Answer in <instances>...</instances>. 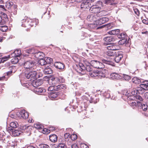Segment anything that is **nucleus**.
Here are the masks:
<instances>
[{
    "mask_svg": "<svg viewBox=\"0 0 148 148\" xmlns=\"http://www.w3.org/2000/svg\"><path fill=\"white\" fill-rule=\"evenodd\" d=\"M102 62H100L97 60H92L90 63L91 66L93 67L98 69H102L104 67V65L103 63L106 64H110V62L104 59L101 60Z\"/></svg>",
    "mask_w": 148,
    "mask_h": 148,
    "instance_id": "1",
    "label": "nucleus"
},
{
    "mask_svg": "<svg viewBox=\"0 0 148 148\" xmlns=\"http://www.w3.org/2000/svg\"><path fill=\"white\" fill-rule=\"evenodd\" d=\"M29 71V72L25 73V76L27 79L30 80H34L35 79L40 77V75L38 74L36 71H32V70Z\"/></svg>",
    "mask_w": 148,
    "mask_h": 148,
    "instance_id": "2",
    "label": "nucleus"
},
{
    "mask_svg": "<svg viewBox=\"0 0 148 148\" xmlns=\"http://www.w3.org/2000/svg\"><path fill=\"white\" fill-rule=\"evenodd\" d=\"M139 94H143L146 90H148V81L139 79Z\"/></svg>",
    "mask_w": 148,
    "mask_h": 148,
    "instance_id": "3",
    "label": "nucleus"
},
{
    "mask_svg": "<svg viewBox=\"0 0 148 148\" xmlns=\"http://www.w3.org/2000/svg\"><path fill=\"white\" fill-rule=\"evenodd\" d=\"M23 66L24 68L27 71L32 70L36 68L35 63L31 60H25Z\"/></svg>",
    "mask_w": 148,
    "mask_h": 148,
    "instance_id": "4",
    "label": "nucleus"
},
{
    "mask_svg": "<svg viewBox=\"0 0 148 148\" xmlns=\"http://www.w3.org/2000/svg\"><path fill=\"white\" fill-rule=\"evenodd\" d=\"M102 4L101 1H99L96 5H92L89 9L90 11L93 13H98L101 10L100 5Z\"/></svg>",
    "mask_w": 148,
    "mask_h": 148,
    "instance_id": "5",
    "label": "nucleus"
},
{
    "mask_svg": "<svg viewBox=\"0 0 148 148\" xmlns=\"http://www.w3.org/2000/svg\"><path fill=\"white\" fill-rule=\"evenodd\" d=\"M21 26L26 27L27 29L30 28L32 26H34L32 23V19H27L25 21L24 19L22 20Z\"/></svg>",
    "mask_w": 148,
    "mask_h": 148,
    "instance_id": "6",
    "label": "nucleus"
},
{
    "mask_svg": "<svg viewBox=\"0 0 148 148\" xmlns=\"http://www.w3.org/2000/svg\"><path fill=\"white\" fill-rule=\"evenodd\" d=\"M21 54V51L20 49H17L15 50L12 54V55H14L15 58H14L12 60L11 62H14V63H16L18 62V60L16 57L19 56Z\"/></svg>",
    "mask_w": 148,
    "mask_h": 148,
    "instance_id": "7",
    "label": "nucleus"
},
{
    "mask_svg": "<svg viewBox=\"0 0 148 148\" xmlns=\"http://www.w3.org/2000/svg\"><path fill=\"white\" fill-rule=\"evenodd\" d=\"M17 115L20 118L26 119L28 118V113L25 110H22L17 112Z\"/></svg>",
    "mask_w": 148,
    "mask_h": 148,
    "instance_id": "8",
    "label": "nucleus"
},
{
    "mask_svg": "<svg viewBox=\"0 0 148 148\" xmlns=\"http://www.w3.org/2000/svg\"><path fill=\"white\" fill-rule=\"evenodd\" d=\"M108 18L106 17L100 18L98 20H96L94 22V24L95 25L98 26L105 23L106 22L108 21Z\"/></svg>",
    "mask_w": 148,
    "mask_h": 148,
    "instance_id": "9",
    "label": "nucleus"
},
{
    "mask_svg": "<svg viewBox=\"0 0 148 148\" xmlns=\"http://www.w3.org/2000/svg\"><path fill=\"white\" fill-rule=\"evenodd\" d=\"M91 5L88 1L84 0L81 5V8L83 10L88 8Z\"/></svg>",
    "mask_w": 148,
    "mask_h": 148,
    "instance_id": "10",
    "label": "nucleus"
},
{
    "mask_svg": "<svg viewBox=\"0 0 148 148\" xmlns=\"http://www.w3.org/2000/svg\"><path fill=\"white\" fill-rule=\"evenodd\" d=\"M116 56L114 58L115 61L117 62H119L123 58L122 53L121 52L118 51L117 53H116Z\"/></svg>",
    "mask_w": 148,
    "mask_h": 148,
    "instance_id": "11",
    "label": "nucleus"
},
{
    "mask_svg": "<svg viewBox=\"0 0 148 148\" xmlns=\"http://www.w3.org/2000/svg\"><path fill=\"white\" fill-rule=\"evenodd\" d=\"M33 81L32 85L34 87L36 88L41 85L43 83V81L42 79H38L35 81Z\"/></svg>",
    "mask_w": 148,
    "mask_h": 148,
    "instance_id": "12",
    "label": "nucleus"
},
{
    "mask_svg": "<svg viewBox=\"0 0 148 148\" xmlns=\"http://www.w3.org/2000/svg\"><path fill=\"white\" fill-rule=\"evenodd\" d=\"M17 5H15L12 6V7L9 9L8 11L12 15H16L17 14Z\"/></svg>",
    "mask_w": 148,
    "mask_h": 148,
    "instance_id": "13",
    "label": "nucleus"
},
{
    "mask_svg": "<svg viewBox=\"0 0 148 148\" xmlns=\"http://www.w3.org/2000/svg\"><path fill=\"white\" fill-rule=\"evenodd\" d=\"M55 67L60 70L63 69L65 67L64 64L60 62H56L54 64Z\"/></svg>",
    "mask_w": 148,
    "mask_h": 148,
    "instance_id": "14",
    "label": "nucleus"
},
{
    "mask_svg": "<svg viewBox=\"0 0 148 148\" xmlns=\"http://www.w3.org/2000/svg\"><path fill=\"white\" fill-rule=\"evenodd\" d=\"M59 79H58L57 77H52L51 79H49L48 81V83H52V84L53 85H56L59 84Z\"/></svg>",
    "mask_w": 148,
    "mask_h": 148,
    "instance_id": "15",
    "label": "nucleus"
},
{
    "mask_svg": "<svg viewBox=\"0 0 148 148\" xmlns=\"http://www.w3.org/2000/svg\"><path fill=\"white\" fill-rule=\"evenodd\" d=\"M103 40L106 42V43L109 44L110 42L114 41L115 39L112 36H110L104 38Z\"/></svg>",
    "mask_w": 148,
    "mask_h": 148,
    "instance_id": "16",
    "label": "nucleus"
},
{
    "mask_svg": "<svg viewBox=\"0 0 148 148\" xmlns=\"http://www.w3.org/2000/svg\"><path fill=\"white\" fill-rule=\"evenodd\" d=\"M8 130H10V131H11L12 133L15 136H19L21 134V131H19L18 130L12 129V128L10 129V128H8Z\"/></svg>",
    "mask_w": 148,
    "mask_h": 148,
    "instance_id": "17",
    "label": "nucleus"
},
{
    "mask_svg": "<svg viewBox=\"0 0 148 148\" xmlns=\"http://www.w3.org/2000/svg\"><path fill=\"white\" fill-rule=\"evenodd\" d=\"M43 71L45 74H50L52 73L51 69L49 66L46 67L43 70Z\"/></svg>",
    "mask_w": 148,
    "mask_h": 148,
    "instance_id": "18",
    "label": "nucleus"
},
{
    "mask_svg": "<svg viewBox=\"0 0 148 148\" xmlns=\"http://www.w3.org/2000/svg\"><path fill=\"white\" fill-rule=\"evenodd\" d=\"M66 85L64 84L55 85V88L56 90L60 91L62 89H64L66 88Z\"/></svg>",
    "mask_w": 148,
    "mask_h": 148,
    "instance_id": "19",
    "label": "nucleus"
},
{
    "mask_svg": "<svg viewBox=\"0 0 148 148\" xmlns=\"http://www.w3.org/2000/svg\"><path fill=\"white\" fill-rule=\"evenodd\" d=\"M110 77L112 79H118L121 78V76L115 73H112L110 75Z\"/></svg>",
    "mask_w": 148,
    "mask_h": 148,
    "instance_id": "20",
    "label": "nucleus"
},
{
    "mask_svg": "<svg viewBox=\"0 0 148 148\" xmlns=\"http://www.w3.org/2000/svg\"><path fill=\"white\" fill-rule=\"evenodd\" d=\"M35 56L37 58L40 59L43 57L44 56V54L43 52L41 51H38L36 52L34 54Z\"/></svg>",
    "mask_w": 148,
    "mask_h": 148,
    "instance_id": "21",
    "label": "nucleus"
},
{
    "mask_svg": "<svg viewBox=\"0 0 148 148\" xmlns=\"http://www.w3.org/2000/svg\"><path fill=\"white\" fill-rule=\"evenodd\" d=\"M49 140L52 142L55 143L57 141V136L55 134H53L49 136Z\"/></svg>",
    "mask_w": 148,
    "mask_h": 148,
    "instance_id": "22",
    "label": "nucleus"
},
{
    "mask_svg": "<svg viewBox=\"0 0 148 148\" xmlns=\"http://www.w3.org/2000/svg\"><path fill=\"white\" fill-rule=\"evenodd\" d=\"M14 4L13 2L12 1H7L5 3V6L6 8L8 9V10L9 9H10L12 7V6L15 5Z\"/></svg>",
    "mask_w": 148,
    "mask_h": 148,
    "instance_id": "23",
    "label": "nucleus"
},
{
    "mask_svg": "<svg viewBox=\"0 0 148 148\" xmlns=\"http://www.w3.org/2000/svg\"><path fill=\"white\" fill-rule=\"evenodd\" d=\"M98 71H91L89 73V75L91 77H95L97 76Z\"/></svg>",
    "mask_w": 148,
    "mask_h": 148,
    "instance_id": "24",
    "label": "nucleus"
},
{
    "mask_svg": "<svg viewBox=\"0 0 148 148\" xmlns=\"http://www.w3.org/2000/svg\"><path fill=\"white\" fill-rule=\"evenodd\" d=\"M1 17H2L3 23H4V24L8 21V18L7 15L6 14L3 13Z\"/></svg>",
    "mask_w": 148,
    "mask_h": 148,
    "instance_id": "25",
    "label": "nucleus"
},
{
    "mask_svg": "<svg viewBox=\"0 0 148 148\" xmlns=\"http://www.w3.org/2000/svg\"><path fill=\"white\" fill-rule=\"evenodd\" d=\"M26 53L30 54H34L35 53V50L34 48H32L29 49H26L25 51Z\"/></svg>",
    "mask_w": 148,
    "mask_h": 148,
    "instance_id": "26",
    "label": "nucleus"
},
{
    "mask_svg": "<svg viewBox=\"0 0 148 148\" xmlns=\"http://www.w3.org/2000/svg\"><path fill=\"white\" fill-rule=\"evenodd\" d=\"M104 71H98L97 76L99 78H104L105 77L106 74Z\"/></svg>",
    "mask_w": 148,
    "mask_h": 148,
    "instance_id": "27",
    "label": "nucleus"
},
{
    "mask_svg": "<svg viewBox=\"0 0 148 148\" xmlns=\"http://www.w3.org/2000/svg\"><path fill=\"white\" fill-rule=\"evenodd\" d=\"M116 53L115 51L108 50L106 52V54L109 56H114Z\"/></svg>",
    "mask_w": 148,
    "mask_h": 148,
    "instance_id": "28",
    "label": "nucleus"
},
{
    "mask_svg": "<svg viewBox=\"0 0 148 148\" xmlns=\"http://www.w3.org/2000/svg\"><path fill=\"white\" fill-rule=\"evenodd\" d=\"M138 90H134L132 91L131 93V95H134L136 96L137 99H139V95H138Z\"/></svg>",
    "mask_w": 148,
    "mask_h": 148,
    "instance_id": "29",
    "label": "nucleus"
},
{
    "mask_svg": "<svg viewBox=\"0 0 148 148\" xmlns=\"http://www.w3.org/2000/svg\"><path fill=\"white\" fill-rule=\"evenodd\" d=\"M38 63L42 66H43L47 64L45 58H40L38 61Z\"/></svg>",
    "mask_w": 148,
    "mask_h": 148,
    "instance_id": "30",
    "label": "nucleus"
},
{
    "mask_svg": "<svg viewBox=\"0 0 148 148\" xmlns=\"http://www.w3.org/2000/svg\"><path fill=\"white\" fill-rule=\"evenodd\" d=\"M140 16V17L142 23L148 25V20H146L145 19L146 18H144L143 16H142L140 14L139 16Z\"/></svg>",
    "mask_w": 148,
    "mask_h": 148,
    "instance_id": "31",
    "label": "nucleus"
},
{
    "mask_svg": "<svg viewBox=\"0 0 148 148\" xmlns=\"http://www.w3.org/2000/svg\"><path fill=\"white\" fill-rule=\"evenodd\" d=\"M107 49L110 50H112L114 51H115L117 49V47L115 46L114 45H111L109 46H108L107 47Z\"/></svg>",
    "mask_w": 148,
    "mask_h": 148,
    "instance_id": "32",
    "label": "nucleus"
},
{
    "mask_svg": "<svg viewBox=\"0 0 148 148\" xmlns=\"http://www.w3.org/2000/svg\"><path fill=\"white\" fill-rule=\"evenodd\" d=\"M35 128L38 130H40L42 129L43 127L41 124L37 123L35 124L34 125Z\"/></svg>",
    "mask_w": 148,
    "mask_h": 148,
    "instance_id": "33",
    "label": "nucleus"
},
{
    "mask_svg": "<svg viewBox=\"0 0 148 148\" xmlns=\"http://www.w3.org/2000/svg\"><path fill=\"white\" fill-rule=\"evenodd\" d=\"M18 125V123L16 121L12 122L10 124V126L12 128H16Z\"/></svg>",
    "mask_w": 148,
    "mask_h": 148,
    "instance_id": "34",
    "label": "nucleus"
},
{
    "mask_svg": "<svg viewBox=\"0 0 148 148\" xmlns=\"http://www.w3.org/2000/svg\"><path fill=\"white\" fill-rule=\"evenodd\" d=\"M10 58V55H8L7 56H5L2 58H0V63L2 62L3 63L4 62L8 60V59Z\"/></svg>",
    "mask_w": 148,
    "mask_h": 148,
    "instance_id": "35",
    "label": "nucleus"
},
{
    "mask_svg": "<svg viewBox=\"0 0 148 148\" xmlns=\"http://www.w3.org/2000/svg\"><path fill=\"white\" fill-rule=\"evenodd\" d=\"M88 64H86V71L90 72L92 71V68L91 67V65L90 64V63H88Z\"/></svg>",
    "mask_w": 148,
    "mask_h": 148,
    "instance_id": "36",
    "label": "nucleus"
},
{
    "mask_svg": "<svg viewBox=\"0 0 148 148\" xmlns=\"http://www.w3.org/2000/svg\"><path fill=\"white\" fill-rule=\"evenodd\" d=\"M127 38H124L122 39L121 40H120L119 41V45H122L125 43H127Z\"/></svg>",
    "mask_w": 148,
    "mask_h": 148,
    "instance_id": "37",
    "label": "nucleus"
},
{
    "mask_svg": "<svg viewBox=\"0 0 148 148\" xmlns=\"http://www.w3.org/2000/svg\"><path fill=\"white\" fill-rule=\"evenodd\" d=\"M110 91L109 90H107L104 92L103 95L106 98H109L110 97Z\"/></svg>",
    "mask_w": 148,
    "mask_h": 148,
    "instance_id": "38",
    "label": "nucleus"
},
{
    "mask_svg": "<svg viewBox=\"0 0 148 148\" xmlns=\"http://www.w3.org/2000/svg\"><path fill=\"white\" fill-rule=\"evenodd\" d=\"M97 14V16H98L99 17L100 16L105 15L106 14V11L101 10L99 11Z\"/></svg>",
    "mask_w": 148,
    "mask_h": 148,
    "instance_id": "39",
    "label": "nucleus"
},
{
    "mask_svg": "<svg viewBox=\"0 0 148 148\" xmlns=\"http://www.w3.org/2000/svg\"><path fill=\"white\" fill-rule=\"evenodd\" d=\"M8 29L7 26L3 25L0 26V30L3 32H6Z\"/></svg>",
    "mask_w": 148,
    "mask_h": 148,
    "instance_id": "40",
    "label": "nucleus"
},
{
    "mask_svg": "<svg viewBox=\"0 0 148 148\" xmlns=\"http://www.w3.org/2000/svg\"><path fill=\"white\" fill-rule=\"evenodd\" d=\"M141 106L142 110L144 111L147 110V105L146 104L141 103Z\"/></svg>",
    "mask_w": 148,
    "mask_h": 148,
    "instance_id": "41",
    "label": "nucleus"
},
{
    "mask_svg": "<svg viewBox=\"0 0 148 148\" xmlns=\"http://www.w3.org/2000/svg\"><path fill=\"white\" fill-rule=\"evenodd\" d=\"M131 103L132 106L134 105L137 107H139V102L138 100H135L134 101L132 102Z\"/></svg>",
    "mask_w": 148,
    "mask_h": 148,
    "instance_id": "42",
    "label": "nucleus"
},
{
    "mask_svg": "<svg viewBox=\"0 0 148 148\" xmlns=\"http://www.w3.org/2000/svg\"><path fill=\"white\" fill-rule=\"evenodd\" d=\"M55 85H53L49 87L48 88V90L50 91H53L56 90L55 88Z\"/></svg>",
    "mask_w": 148,
    "mask_h": 148,
    "instance_id": "43",
    "label": "nucleus"
},
{
    "mask_svg": "<svg viewBox=\"0 0 148 148\" xmlns=\"http://www.w3.org/2000/svg\"><path fill=\"white\" fill-rule=\"evenodd\" d=\"M126 36V34L125 33H121L120 34H119L118 36L119 38H126L125 37Z\"/></svg>",
    "mask_w": 148,
    "mask_h": 148,
    "instance_id": "44",
    "label": "nucleus"
},
{
    "mask_svg": "<svg viewBox=\"0 0 148 148\" xmlns=\"http://www.w3.org/2000/svg\"><path fill=\"white\" fill-rule=\"evenodd\" d=\"M39 146L40 148H49V147L48 145L43 144H40Z\"/></svg>",
    "mask_w": 148,
    "mask_h": 148,
    "instance_id": "45",
    "label": "nucleus"
},
{
    "mask_svg": "<svg viewBox=\"0 0 148 148\" xmlns=\"http://www.w3.org/2000/svg\"><path fill=\"white\" fill-rule=\"evenodd\" d=\"M139 79L137 77H134L132 79V82L136 84H138L139 83Z\"/></svg>",
    "mask_w": 148,
    "mask_h": 148,
    "instance_id": "46",
    "label": "nucleus"
},
{
    "mask_svg": "<svg viewBox=\"0 0 148 148\" xmlns=\"http://www.w3.org/2000/svg\"><path fill=\"white\" fill-rule=\"evenodd\" d=\"M114 0H104V3L107 4H112Z\"/></svg>",
    "mask_w": 148,
    "mask_h": 148,
    "instance_id": "47",
    "label": "nucleus"
},
{
    "mask_svg": "<svg viewBox=\"0 0 148 148\" xmlns=\"http://www.w3.org/2000/svg\"><path fill=\"white\" fill-rule=\"evenodd\" d=\"M50 132V130H49L47 128H44L42 130V133L44 134H48Z\"/></svg>",
    "mask_w": 148,
    "mask_h": 148,
    "instance_id": "48",
    "label": "nucleus"
},
{
    "mask_svg": "<svg viewBox=\"0 0 148 148\" xmlns=\"http://www.w3.org/2000/svg\"><path fill=\"white\" fill-rule=\"evenodd\" d=\"M47 64H50L52 62L53 59L49 57H47L46 59Z\"/></svg>",
    "mask_w": 148,
    "mask_h": 148,
    "instance_id": "49",
    "label": "nucleus"
},
{
    "mask_svg": "<svg viewBox=\"0 0 148 148\" xmlns=\"http://www.w3.org/2000/svg\"><path fill=\"white\" fill-rule=\"evenodd\" d=\"M66 146L64 144L60 143L57 146V148H66Z\"/></svg>",
    "mask_w": 148,
    "mask_h": 148,
    "instance_id": "50",
    "label": "nucleus"
},
{
    "mask_svg": "<svg viewBox=\"0 0 148 148\" xmlns=\"http://www.w3.org/2000/svg\"><path fill=\"white\" fill-rule=\"evenodd\" d=\"M58 77V79H59V82L60 83L62 82L63 83L64 81V78L61 76H59Z\"/></svg>",
    "mask_w": 148,
    "mask_h": 148,
    "instance_id": "51",
    "label": "nucleus"
},
{
    "mask_svg": "<svg viewBox=\"0 0 148 148\" xmlns=\"http://www.w3.org/2000/svg\"><path fill=\"white\" fill-rule=\"evenodd\" d=\"M140 14L142 16H143L144 17V18H146V19L148 20V13H147L146 14H145L144 13H143L142 12H139V15Z\"/></svg>",
    "mask_w": 148,
    "mask_h": 148,
    "instance_id": "52",
    "label": "nucleus"
},
{
    "mask_svg": "<svg viewBox=\"0 0 148 148\" xmlns=\"http://www.w3.org/2000/svg\"><path fill=\"white\" fill-rule=\"evenodd\" d=\"M123 78L126 80L128 81L131 79V77L130 76L126 75H123Z\"/></svg>",
    "mask_w": 148,
    "mask_h": 148,
    "instance_id": "53",
    "label": "nucleus"
},
{
    "mask_svg": "<svg viewBox=\"0 0 148 148\" xmlns=\"http://www.w3.org/2000/svg\"><path fill=\"white\" fill-rule=\"evenodd\" d=\"M93 16V14L88 15L87 18V20L88 21H92V17Z\"/></svg>",
    "mask_w": 148,
    "mask_h": 148,
    "instance_id": "54",
    "label": "nucleus"
},
{
    "mask_svg": "<svg viewBox=\"0 0 148 148\" xmlns=\"http://www.w3.org/2000/svg\"><path fill=\"white\" fill-rule=\"evenodd\" d=\"M113 35H117L120 32V30L119 29H116L113 30Z\"/></svg>",
    "mask_w": 148,
    "mask_h": 148,
    "instance_id": "55",
    "label": "nucleus"
},
{
    "mask_svg": "<svg viewBox=\"0 0 148 148\" xmlns=\"http://www.w3.org/2000/svg\"><path fill=\"white\" fill-rule=\"evenodd\" d=\"M79 67L82 69L81 71H83L86 69V67L82 63L79 64Z\"/></svg>",
    "mask_w": 148,
    "mask_h": 148,
    "instance_id": "56",
    "label": "nucleus"
},
{
    "mask_svg": "<svg viewBox=\"0 0 148 148\" xmlns=\"http://www.w3.org/2000/svg\"><path fill=\"white\" fill-rule=\"evenodd\" d=\"M45 90L44 89H42L41 88H37L36 89V90L35 91L38 92H44V91Z\"/></svg>",
    "mask_w": 148,
    "mask_h": 148,
    "instance_id": "57",
    "label": "nucleus"
},
{
    "mask_svg": "<svg viewBox=\"0 0 148 148\" xmlns=\"http://www.w3.org/2000/svg\"><path fill=\"white\" fill-rule=\"evenodd\" d=\"M98 16H97V14H93V16L92 17V21H94L95 22L96 20L97 19V18L98 17Z\"/></svg>",
    "mask_w": 148,
    "mask_h": 148,
    "instance_id": "58",
    "label": "nucleus"
},
{
    "mask_svg": "<svg viewBox=\"0 0 148 148\" xmlns=\"http://www.w3.org/2000/svg\"><path fill=\"white\" fill-rule=\"evenodd\" d=\"M125 93L123 94L124 95L125 94L127 97L131 96V93L129 91L127 90H125Z\"/></svg>",
    "mask_w": 148,
    "mask_h": 148,
    "instance_id": "59",
    "label": "nucleus"
},
{
    "mask_svg": "<svg viewBox=\"0 0 148 148\" xmlns=\"http://www.w3.org/2000/svg\"><path fill=\"white\" fill-rule=\"evenodd\" d=\"M77 138V136L76 134H74L71 135V138L73 140H75Z\"/></svg>",
    "mask_w": 148,
    "mask_h": 148,
    "instance_id": "60",
    "label": "nucleus"
},
{
    "mask_svg": "<svg viewBox=\"0 0 148 148\" xmlns=\"http://www.w3.org/2000/svg\"><path fill=\"white\" fill-rule=\"evenodd\" d=\"M141 33L142 34H146V37H147L148 38V32H147V30H145L144 31H143L141 32Z\"/></svg>",
    "mask_w": 148,
    "mask_h": 148,
    "instance_id": "61",
    "label": "nucleus"
},
{
    "mask_svg": "<svg viewBox=\"0 0 148 148\" xmlns=\"http://www.w3.org/2000/svg\"><path fill=\"white\" fill-rule=\"evenodd\" d=\"M134 10L135 12V14L139 16V10L137 8H135L134 9Z\"/></svg>",
    "mask_w": 148,
    "mask_h": 148,
    "instance_id": "62",
    "label": "nucleus"
},
{
    "mask_svg": "<svg viewBox=\"0 0 148 148\" xmlns=\"http://www.w3.org/2000/svg\"><path fill=\"white\" fill-rule=\"evenodd\" d=\"M81 148H88V146L85 144H82L81 145Z\"/></svg>",
    "mask_w": 148,
    "mask_h": 148,
    "instance_id": "63",
    "label": "nucleus"
},
{
    "mask_svg": "<svg viewBox=\"0 0 148 148\" xmlns=\"http://www.w3.org/2000/svg\"><path fill=\"white\" fill-rule=\"evenodd\" d=\"M72 148H78V146L76 144H74L71 146Z\"/></svg>",
    "mask_w": 148,
    "mask_h": 148,
    "instance_id": "64",
    "label": "nucleus"
}]
</instances>
